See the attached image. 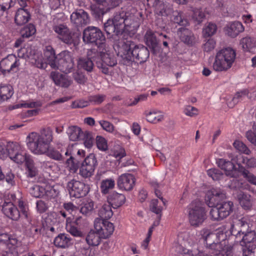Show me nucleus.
<instances>
[{"label": "nucleus", "mask_w": 256, "mask_h": 256, "mask_svg": "<svg viewBox=\"0 0 256 256\" xmlns=\"http://www.w3.org/2000/svg\"><path fill=\"white\" fill-rule=\"evenodd\" d=\"M70 22L76 27L82 26L88 24L90 18L87 12L84 10H76L70 15Z\"/></svg>", "instance_id": "16"}, {"label": "nucleus", "mask_w": 256, "mask_h": 256, "mask_svg": "<svg viewBox=\"0 0 256 256\" xmlns=\"http://www.w3.org/2000/svg\"><path fill=\"white\" fill-rule=\"evenodd\" d=\"M64 154L66 156L70 155V158L66 159V163L74 172H76L86 158L85 152L81 150H79L74 156L69 153L68 150L64 152Z\"/></svg>", "instance_id": "14"}, {"label": "nucleus", "mask_w": 256, "mask_h": 256, "mask_svg": "<svg viewBox=\"0 0 256 256\" xmlns=\"http://www.w3.org/2000/svg\"><path fill=\"white\" fill-rule=\"evenodd\" d=\"M106 97V96L104 94L92 95L88 97V100L89 102H93L94 104H100L104 101Z\"/></svg>", "instance_id": "58"}, {"label": "nucleus", "mask_w": 256, "mask_h": 256, "mask_svg": "<svg viewBox=\"0 0 256 256\" xmlns=\"http://www.w3.org/2000/svg\"><path fill=\"white\" fill-rule=\"evenodd\" d=\"M96 144L98 148L102 150H106L108 148L107 142L106 139L102 136H97L96 138Z\"/></svg>", "instance_id": "61"}, {"label": "nucleus", "mask_w": 256, "mask_h": 256, "mask_svg": "<svg viewBox=\"0 0 256 256\" xmlns=\"http://www.w3.org/2000/svg\"><path fill=\"white\" fill-rule=\"evenodd\" d=\"M3 212L10 218L16 220L20 216L17 208L10 202L5 201L2 206Z\"/></svg>", "instance_id": "22"}, {"label": "nucleus", "mask_w": 256, "mask_h": 256, "mask_svg": "<svg viewBox=\"0 0 256 256\" xmlns=\"http://www.w3.org/2000/svg\"><path fill=\"white\" fill-rule=\"evenodd\" d=\"M71 239L64 234H60L54 240V244L60 248L68 247L70 243Z\"/></svg>", "instance_id": "36"}, {"label": "nucleus", "mask_w": 256, "mask_h": 256, "mask_svg": "<svg viewBox=\"0 0 256 256\" xmlns=\"http://www.w3.org/2000/svg\"><path fill=\"white\" fill-rule=\"evenodd\" d=\"M248 94L249 90L247 89H244L237 92L232 100L228 102V106L230 107H233L238 102L240 98H241L243 96H248Z\"/></svg>", "instance_id": "48"}, {"label": "nucleus", "mask_w": 256, "mask_h": 256, "mask_svg": "<svg viewBox=\"0 0 256 256\" xmlns=\"http://www.w3.org/2000/svg\"><path fill=\"white\" fill-rule=\"evenodd\" d=\"M149 6L154 7L155 12L162 16H168L174 12L172 6L165 4L163 0H146Z\"/></svg>", "instance_id": "13"}, {"label": "nucleus", "mask_w": 256, "mask_h": 256, "mask_svg": "<svg viewBox=\"0 0 256 256\" xmlns=\"http://www.w3.org/2000/svg\"><path fill=\"white\" fill-rule=\"evenodd\" d=\"M144 115L146 120L152 123H156L161 120V118H158L157 112L155 111L145 112Z\"/></svg>", "instance_id": "56"}, {"label": "nucleus", "mask_w": 256, "mask_h": 256, "mask_svg": "<svg viewBox=\"0 0 256 256\" xmlns=\"http://www.w3.org/2000/svg\"><path fill=\"white\" fill-rule=\"evenodd\" d=\"M218 166L225 172L227 176L234 177V170H238L234 163L224 158L218 159L216 161Z\"/></svg>", "instance_id": "26"}, {"label": "nucleus", "mask_w": 256, "mask_h": 256, "mask_svg": "<svg viewBox=\"0 0 256 256\" xmlns=\"http://www.w3.org/2000/svg\"><path fill=\"white\" fill-rule=\"evenodd\" d=\"M107 200L113 208H117L125 203L126 198L124 194L114 192L108 195Z\"/></svg>", "instance_id": "23"}, {"label": "nucleus", "mask_w": 256, "mask_h": 256, "mask_svg": "<svg viewBox=\"0 0 256 256\" xmlns=\"http://www.w3.org/2000/svg\"><path fill=\"white\" fill-rule=\"evenodd\" d=\"M94 206V203L93 202H86L82 206L80 212L82 214L87 215L93 210Z\"/></svg>", "instance_id": "63"}, {"label": "nucleus", "mask_w": 256, "mask_h": 256, "mask_svg": "<svg viewBox=\"0 0 256 256\" xmlns=\"http://www.w3.org/2000/svg\"><path fill=\"white\" fill-rule=\"evenodd\" d=\"M58 58L56 56L55 51L52 46H48L46 47L44 59L47 65L49 64L52 68L55 69V68L57 67L56 64Z\"/></svg>", "instance_id": "25"}, {"label": "nucleus", "mask_w": 256, "mask_h": 256, "mask_svg": "<svg viewBox=\"0 0 256 256\" xmlns=\"http://www.w3.org/2000/svg\"><path fill=\"white\" fill-rule=\"evenodd\" d=\"M112 207V206L108 203L104 204L98 211V216L100 218L104 220L110 219L113 215Z\"/></svg>", "instance_id": "37"}, {"label": "nucleus", "mask_w": 256, "mask_h": 256, "mask_svg": "<svg viewBox=\"0 0 256 256\" xmlns=\"http://www.w3.org/2000/svg\"><path fill=\"white\" fill-rule=\"evenodd\" d=\"M43 197L45 198L50 200L52 198H54L57 196L58 192L54 188V186L50 185H46L44 187H43Z\"/></svg>", "instance_id": "44"}, {"label": "nucleus", "mask_w": 256, "mask_h": 256, "mask_svg": "<svg viewBox=\"0 0 256 256\" xmlns=\"http://www.w3.org/2000/svg\"><path fill=\"white\" fill-rule=\"evenodd\" d=\"M242 256H256V245L246 246L242 248Z\"/></svg>", "instance_id": "52"}, {"label": "nucleus", "mask_w": 256, "mask_h": 256, "mask_svg": "<svg viewBox=\"0 0 256 256\" xmlns=\"http://www.w3.org/2000/svg\"><path fill=\"white\" fill-rule=\"evenodd\" d=\"M90 10H91L92 14L96 18H100L102 16L104 12V9L100 8L99 6L96 4H92L90 6Z\"/></svg>", "instance_id": "53"}, {"label": "nucleus", "mask_w": 256, "mask_h": 256, "mask_svg": "<svg viewBox=\"0 0 256 256\" xmlns=\"http://www.w3.org/2000/svg\"><path fill=\"white\" fill-rule=\"evenodd\" d=\"M238 171L240 172L242 176L246 178L250 182L256 185V176L250 173L248 170H246L244 167L238 164Z\"/></svg>", "instance_id": "40"}, {"label": "nucleus", "mask_w": 256, "mask_h": 256, "mask_svg": "<svg viewBox=\"0 0 256 256\" xmlns=\"http://www.w3.org/2000/svg\"><path fill=\"white\" fill-rule=\"evenodd\" d=\"M101 238L100 234L90 230L86 238V240L88 245L97 246L100 243Z\"/></svg>", "instance_id": "35"}, {"label": "nucleus", "mask_w": 256, "mask_h": 256, "mask_svg": "<svg viewBox=\"0 0 256 256\" xmlns=\"http://www.w3.org/2000/svg\"><path fill=\"white\" fill-rule=\"evenodd\" d=\"M172 14H173L174 16L172 20L174 23L178 24L182 26H186L188 24V20L184 18L182 12L174 11Z\"/></svg>", "instance_id": "42"}, {"label": "nucleus", "mask_w": 256, "mask_h": 256, "mask_svg": "<svg viewBox=\"0 0 256 256\" xmlns=\"http://www.w3.org/2000/svg\"><path fill=\"white\" fill-rule=\"evenodd\" d=\"M43 186L35 185L30 190V192L34 197H43Z\"/></svg>", "instance_id": "57"}, {"label": "nucleus", "mask_w": 256, "mask_h": 256, "mask_svg": "<svg viewBox=\"0 0 256 256\" xmlns=\"http://www.w3.org/2000/svg\"><path fill=\"white\" fill-rule=\"evenodd\" d=\"M237 198L242 207L246 210H250L252 206V202L250 194L244 193L242 192H240L237 196Z\"/></svg>", "instance_id": "33"}, {"label": "nucleus", "mask_w": 256, "mask_h": 256, "mask_svg": "<svg viewBox=\"0 0 256 256\" xmlns=\"http://www.w3.org/2000/svg\"><path fill=\"white\" fill-rule=\"evenodd\" d=\"M234 146L239 151L246 154H249L250 152V150L242 142L236 141L234 143Z\"/></svg>", "instance_id": "62"}, {"label": "nucleus", "mask_w": 256, "mask_h": 256, "mask_svg": "<svg viewBox=\"0 0 256 256\" xmlns=\"http://www.w3.org/2000/svg\"><path fill=\"white\" fill-rule=\"evenodd\" d=\"M31 17L30 12L24 8H19L14 16V22L17 26L25 24L30 20Z\"/></svg>", "instance_id": "24"}, {"label": "nucleus", "mask_w": 256, "mask_h": 256, "mask_svg": "<svg viewBox=\"0 0 256 256\" xmlns=\"http://www.w3.org/2000/svg\"><path fill=\"white\" fill-rule=\"evenodd\" d=\"M67 188L70 196L76 198H80L85 196L90 190L89 185L74 180H72L68 182Z\"/></svg>", "instance_id": "8"}, {"label": "nucleus", "mask_w": 256, "mask_h": 256, "mask_svg": "<svg viewBox=\"0 0 256 256\" xmlns=\"http://www.w3.org/2000/svg\"><path fill=\"white\" fill-rule=\"evenodd\" d=\"M52 132L50 128H44L40 134L31 132L26 138V144L30 150L36 154H46L49 158L56 160H64L65 158L57 150L50 147L52 140Z\"/></svg>", "instance_id": "1"}, {"label": "nucleus", "mask_w": 256, "mask_h": 256, "mask_svg": "<svg viewBox=\"0 0 256 256\" xmlns=\"http://www.w3.org/2000/svg\"><path fill=\"white\" fill-rule=\"evenodd\" d=\"M104 29L108 36H110L109 38L113 37L114 36H118L120 35L122 36V38L120 41L124 38L125 34L122 32H119L118 29L116 28V26L112 20L109 19L104 24Z\"/></svg>", "instance_id": "28"}, {"label": "nucleus", "mask_w": 256, "mask_h": 256, "mask_svg": "<svg viewBox=\"0 0 256 256\" xmlns=\"http://www.w3.org/2000/svg\"><path fill=\"white\" fill-rule=\"evenodd\" d=\"M233 202L231 201L222 202L218 205L220 214L223 219L230 215L233 210Z\"/></svg>", "instance_id": "34"}, {"label": "nucleus", "mask_w": 256, "mask_h": 256, "mask_svg": "<svg viewBox=\"0 0 256 256\" xmlns=\"http://www.w3.org/2000/svg\"><path fill=\"white\" fill-rule=\"evenodd\" d=\"M53 30L58 34L57 38L66 44L74 46L78 44L79 34L72 32L66 26L56 25L53 26Z\"/></svg>", "instance_id": "5"}, {"label": "nucleus", "mask_w": 256, "mask_h": 256, "mask_svg": "<svg viewBox=\"0 0 256 256\" xmlns=\"http://www.w3.org/2000/svg\"><path fill=\"white\" fill-rule=\"evenodd\" d=\"M210 214L211 218L214 220H223L222 216H221L219 209L218 206L212 207Z\"/></svg>", "instance_id": "60"}, {"label": "nucleus", "mask_w": 256, "mask_h": 256, "mask_svg": "<svg viewBox=\"0 0 256 256\" xmlns=\"http://www.w3.org/2000/svg\"><path fill=\"white\" fill-rule=\"evenodd\" d=\"M244 30V28L241 22H234L228 26L226 28L227 34L232 37H236L240 32Z\"/></svg>", "instance_id": "31"}, {"label": "nucleus", "mask_w": 256, "mask_h": 256, "mask_svg": "<svg viewBox=\"0 0 256 256\" xmlns=\"http://www.w3.org/2000/svg\"><path fill=\"white\" fill-rule=\"evenodd\" d=\"M82 140H84V144L86 148H90L92 147L94 144V139L92 136L91 132L88 131H85L84 133V136H82Z\"/></svg>", "instance_id": "51"}, {"label": "nucleus", "mask_w": 256, "mask_h": 256, "mask_svg": "<svg viewBox=\"0 0 256 256\" xmlns=\"http://www.w3.org/2000/svg\"><path fill=\"white\" fill-rule=\"evenodd\" d=\"M217 26L215 24L208 22L203 28L202 34L204 38L213 36L216 32Z\"/></svg>", "instance_id": "43"}, {"label": "nucleus", "mask_w": 256, "mask_h": 256, "mask_svg": "<svg viewBox=\"0 0 256 256\" xmlns=\"http://www.w3.org/2000/svg\"><path fill=\"white\" fill-rule=\"evenodd\" d=\"M20 146L16 142H8L6 146V153L12 159L18 152Z\"/></svg>", "instance_id": "41"}, {"label": "nucleus", "mask_w": 256, "mask_h": 256, "mask_svg": "<svg viewBox=\"0 0 256 256\" xmlns=\"http://www.w3.org/2000/svg\"><path fill=\"white\" fill-rule=\"evenodd\" d=\"M236 52L230 48L218 51L213 64V69L216 72L226 71L230 69L236 59Z\"/></svg>", "instance_id": "3"}, {"label": "nucleus", "mask_w": 256, "mask_h": 256, "mask_svg": "<svg viewBox=\"0 0 256 256\" xmlns=\"http://www.w3.org/2000/svg\"><path fill=\"white\" fill-rule=\"evenodd\" d=\"M146 45L150 50L154 54H156L160 52V45L156 38V34L152 30L146 32L145 36Z\"/></svg>", "instance_id": "18"}, {"label": "nucleus", "mask_w": 256, "mask_h": 256, "mask_svg": "<svg viewBox=\"0 0 256 256\" xmlns=\"http://www.w3.org/2000/svg\"><path fill=\"white\" fill-rule=\"evenodd\" d=\"M177 34L184 42L190 44H192L193 40V34L188 28L183 26L178 28Z\"/></svg>", "instance_id": "32"}, {"label": "nucleus", "mask_w": 256, "mask_h": 256, "mask_svg": "<svg viewBox=\"0 0 256 256\" xmlns=\"http://www.w3.org/2000/svg\"><path fill=\"white\" fill-rule=\"evenodd\" d=\"M36 32L35 26L34 24H30L23 28L20 32V34L23 38H28Z\"/></svg>", "instance_id": "45"}, {"label": "nucleus", "mask_w": 256, "mask_h": 256, "mask_svg": "<svg viewBox=\"0 0 256 256\" xmlns=\"http://www.w3.org/2000/svg\"><path fill=\"white\" fill-rule=\"evenodd\" d=\"M20 65L19 60L13 54H10L0 62V70L3 74L14 71Z\"/></svg>", "instance_id": "15"}, {"label": "nucleus", "mask_w": 256, "mask_h": 256, "mask_svg": "<svg viewBox=\"0 0 256 256\" xmlns=\"http://www.w3.org/2000/svg\"><path fill=\"white\" fill-rule=\"evenodd\" d=\"M136 18L134 16L128 12L121 11L116 12L112 20L118 29L119 32L123 33L124 28L125 27H130L132 24V21Z\"/></svg>", "instance_id": "9"}, {"label": "nucleus", "mask_w": 256, "mask_h": 256, "mask_svg": "<svg viewBox=\"0 0 256 256\" xmlns=\"http://www.w3.org/2000/svg\"><path fill=\"white\" fill-rule=\"evenodd\" d=\"M104 50L94 48L90 50L91 52H94L96 56V66L101 70L103 74H109V67H113L116 64L117 62L114 56H110Z\"/></svg>", "instance_id": "6"}, {"label": "nucleus", "mask_w": 256, "mask_h": 256, "mask_svg": "<svg viewBox=\"0 0 256 256\" xmlns=\"http://www.w3.org/2000/svg\"><path fill=\"white\" fill-rule=\"evenodd\" d=\"M56 64L57 67H56L55 69L69 72L73 68L74 62L70 56L69 54H66L62 57H59Z\"/></svg>", "instance_id": "21"}, {"label": "nucleus", "mask_w": 256, "mask_h": 256, "mask_svg": "<svg viewBox=\"0 0 256 256\" xmlns=\"http://www.w3.org/2000/svg\"><path fill=\"white\" fill-rule=\"evenodd\" d=\"M50 78L55 84L62 88H68L72 84V81L68 76L58 71H52L50 74Z\"/></svg>", "instance_id": "19"}, {"label": "nucleus", "mask_w": 256, "mask_h": 256, "mask_svg": "<svg viewBox=\"0 0 256 256\" xmlns=\"http://www.w3.org/2000/svg\"><path fill=\"white\" fill-rule=\"evenodd\" d=\"M205 17V14L202 10L197 9L194 11L193 18L197 22L198 24H200Z\"/></svg>", "instance_id": "59"}, {"label": "nucleus", "mask_w": 256, "mask_h": 256, "mask_svg": "<svg viewBox=\"0 0 256 256\" xmlns=\"http://www.w3.org/2000/svg\"><path fill=\"white\" fill-rule=\"evenodd\" d=\"M206 248L209 250V252L215 256H219L220 254L223 253L224 248L220 242L214 244L210 246H207Z\"/></svg>", "instance_id": "47"}, {"label": "nucleus", "mask_w": 256, "mask_h": 256, "mask_svg": "<svg viewBox=\"0 0 256 256\" xmlns=\"http://www.w3.org/2000/svg\"><path fill=\"white\" fill-rule=\"evenodd\" d=\"M241 234L243 235L242 240L240 241V244L242 246H249L251 243H254L256 242V232L254 230L245 232L242 230L238 231L236 236L237 238H240Z\"/></svg>", "instance_id": "20"}, {"label": "nucleus", "mask_w": 256, "mask_h": 256, "mask_svg": "<svg viewBox=\"0 0 256 256\" xmlns=\"http://www.w3.org/2000/svg\"><path fill=\"white\" fill-rule=\"evenodd\" d=\"M226 198V193L220 188H212L208 190L205 196V201L209 207L218 206Z\"/></svg>", "instance_id": "11"}, {"label": "nucleus", "mask_w": 256, "mask_h": 256, "mask_svg": "<svg viewBox=\"0 0 256 256\" xmlns=\"http://www.w3.org/2000/svg\"><path fill=\"white\" fill-rule=\"evenodd\" d=\"M207 172L208 174L215 180H220L222 179L223 176V173L221 170L216 168L208 170Z\"/></svg>", "instance_id": "55"}, {"label": "nucleus", "mask_w": 256, "mask_h": 256, "mask_svg": "<svg viewBox=\"0 0 256 256\" xmlns=\"http://www.w3.org/2000/svg\"><path fill=\"white\" fill-rule=\"evenodd\" d=\"M118 47V55L121 57L123 64L126 66H130L134 62L144 63L150 56V52L146 46L136 44L130 38L120 41Z\"/></svg>", "instance_id": "2"}, {"label": "nucleus", "mask_w": 256, "mask_h": 256, "mask_svg": "<svg viewBox=\"0 0 256 256\" xmlns=\"http://www.w3.org/2000/svg\"><path fill=\"white\" fill-rule=\"evenodd\" d=\"M12 0H0V18L3 22L8 20V10L14 6Z\"/></svg>", "instance_id": "29"}, {"label": "nucleus", "mask_w": 256, "mask_h": 256, "mask_svg": "<svg viewBox=\"0 0 256 256\" xmlns=\"http://www.w3.org/2000/svg\"><path fill=\"white\" fill-rule=\"evenodd\" d=\"M206 212L200 202H193L190 205L188 218L190 224L198 226L201 225L206 218Z\"/></svg>", "instance_id": "7"}, {"label": "nucleus", "mask_w": 256, "mask_h": 256, "mask_svg": "<svg viewBox=\"0 0 256 256\" xmlns=\"http://www.w3.org/2000/svg\"><path fill=\"white\" fill-rule=\"evenodd\" d=\"M114 181L112 179L104 180L101 182V190L104 194H106L109 190H112L114 186Z\"/></svg>", "instance_id": "49"}, {"label": "nucleus", "mask_w": 256, "mask_h": 256, "mask_svg": "<svg viewBox=\"0 0 256 256\" xmlns=\"http://www.w3.org/2000/svg\"><path fill=\"white\" fill-rule=\"evenodd\" d=\"M150 210L156 214L158 216H162V208L159 204V201L157 199L152 200L150 205Z\"/></svg>", "instance_id": "54"}, {"label": "nucleus", "mask_w": 256, "mask_h": 256, "mask_svg": "<svg viewBox=\"0 0 256 256\" xmlns=\"http://www.w3.org/2000/svg\"><path fill=\"white\" fill-rule=\"evenodd\" d=\"M82 40L86 44H94L98 50H106V37L102 31L98 27L88 26L82 32Z\"/></svg>", "instance_id": "4"}, {"label": "nucleus", "mask_w": 256, "mask_h": 256, "mask_svg": "<svg viewBox=\"0 0 256 256\" xmlns=\"http://www.w3.org/2000/svg\"><path fill=\"white\" fill-rule=\"evenodd\" d=\"M97 165V160L95 155L90 154L84 160L80 166V174L83 178H87L91 176Z\"/></svg>", "instance_id": "10"}, {"label": "nucleus", "mask_w": 256, "mask_h": 256, "mask_svg": "<svg viewBox=\"0 0 256 256\" xmlns=\"http://www.w3.org/2000/svg\"><path fill=\"white\" fill-rule=\"evenodd\" d=\"M117 184L120 189L131 190L135 184V178L130 174H122L118 177Z\"/></svg>", "instance_id": "17"}, {"label": "nucleus", "mask_w": 256, "mask_h": 256, "mask_svg": "<svg viewBox=\"0 0 256 256\" xmlns=\"http://www.w3.org/2000/svg\"><path fill=\"white\" fill-rule=\"evenodd\" d=\"M114 226L112 223L104 220L103 227L101 232V236L102 238H107L112 235L114 231Z\"/></svg>", "instance_id": "39"}, {"label": "nucleus", "mask_w": 256, "mask_h": 256, "mask_svg": "<svg viewBox=\"0 0 256 256\" xmlns=\"http://www.w3.org/2000/svg\"><path fill=\"white\" fill-rule=\"evenodd\" d=\"M74 80L79 84H84L87 81V78L82 72H78L74 74Z\"/></svg>", "instance_id": "64"}, {"label": "nucleus", "mask_w": 256, "mask_h": 256, "mask_svg": "<svg viewBox=\"0 0 256 256\" xmlns=\"http://www.w3.org/2000/svg\"><path fill=\"white\" fill-rule=\"evenodd\" d=\"M66 132L70 140L74 142L81 140L84 133L80 127L76 126H68Z\"/></svg>", "instance_id": "30"}, {"label": "nucleus", "mask_w": 256, "mask_h": 256, "mask_svg": "<svg viewBox=\"0 0 256 256\" xmlns=\"http://www.w3.org/2000/svg\"><path fill=\"white\" fill-rule=\"evenodd\" d=\"M14 94L12 87L10 85L0 86V100H6Z\"/></svg>", "instance_id": "38"}, {"label": "nucleus", "mask_w": 256, "mask_h": 256, "mask_svg": "<svg viewBox=\"0 0 256 256\" xmlns=\"http://www.w3.org/2000/svg\"><path fill=\"white\" fill-rule=\"evenodd\" d=\"M201 235L204 240L206 247L210 246L214 244L220 242V238L217 236V234L210 232V230L207 228H203L201 232Z\"/></svg>", "instance_id": "27"}, {"label": "nucleus", "mask_w": 256, "mask_h": 256, "mask_svg": "<svg viewBox=\"0 0 256 256\" xmlns=\"http://www.w3.org/2000/svg\"><path fill=\"white\" fill-rule=\"evenodd\" d=\"M166 24L162 18H158L154 22V33L158 35H162V31L166 30Z\"/></svg>", "instance_id": "50"}, {"label": "nucleus", "mask_w": 256, "mask_h": 256, "mask_svg": "<svg viewBox=\"0 0 256 256\" xmlns=\"http://www.w3.org/2000/svg\"><path fill=\"white\" fill-rule=\"evenodd\" d=\"M240 44L244 50L250 51L252 48L256 46V42L251 38L246 37L241 40Z\"/></svg>", "instance_id": "46"}, {"label": "nucleus", "mask_w": 256, "mask_h": 256, "mask_svg": "<svg viewBox=\"0 0 256 256\" xmlns=\"http://www.w3.org/2000/svg\"><path fill=\"white\" fill-rule=\"evenodd\" d=\"M88 56L90 57H81L78 60L77 65L79 69L83 70L90 73L94 71V62L98 60L96 56L92 53L90 50L88 52Z\"/></svg>", "instance_id": "12"}]
</instances>
